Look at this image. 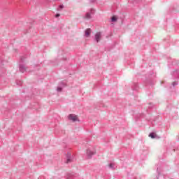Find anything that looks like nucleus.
I'll list each match as a JSON object with an SVG mask.
<instances>
[{
  "label": "nucleus",
  "mask_w": 179,
  "mask_h": 179,
  "mask_svg": "<svg viewBox=\"0 0 179 179\" xmlns=\"http://www.w3.org/2000/svg\"><path fill=\"white\" fill-rule=\"evenodd\" d=\"M95 40H96V43H99V41H100V40H101V33L98 32L95 34Z\"/></svg>",
  "instance_id": "1"
},
{
  "label": "nucleus",
  "mask_w": 179,
  "mask_h": 179,
  "mask_svg": "<svg viewBox=\"0 0 179 179\" xmlns=\"http://www.w3.org/2000/svg\"><path fill=\"white\" fill-rule=\"evenodd\" d=\"M69 120H71V121H78V116L75 115H69Z\"/></svg>",
  "instance_id": "2"
},
{
  "label": "nucleus",
  "mask_w": 179,
  "mask_h": 179,
  "mask_svg": "<svg viewBox=\"0 0 179 179\" xmlns=\"http://www.w3.org/2000/svg\"><path fill=\"white\" fill-rule=\"evenodd\" d=\"M91 34H92V30H90V29H86L85 37H90Z\"/></svg>",
  "instance_id": "3"
},
{
  "label": "nucleus",
  "mask_w": 179,
  "mask_h": 179,
  "mask_svg": "<svg viewBox=\"0 0 179 179\" xmlns=\"http://www.w3.org/2000/svg\"><path fill=\"white\" fill-rule=\"evenodd\" d=\"M156 136H157L155 133H151L149 134V137L152 138V139H155V138H156Z\"/></svg>",
  "instance_id": "4"
},
{
  "label": "nucleus",
  "mask_w": 179,
  "mask_h": 179,
  "mask_svg": "<svg viewBox=\"0 0 179 179\" xmlns=\"http://www.w3.org/2000/svg\"><path fill=\"white\" fill-rule=\"evenodd\" d=\"M117 16H113L111 18L112 22H116L117 20Z\"/></svg>",
  "instance_id": "5"
},
{
  "label": "nucleus",
  "mask_w": 179,
  "mask_h": 179,
  "mask_svg": "<svg viewBox=\"0 0 179 179\" xmlns=\"http://www.w3.org/2000/svg\"><path fill=\"white\" fill-rule=\"evenodd\" d=\"M87 153L89 156H92V155H94V152H92V151H90L89 150L87 151Z\"/></svg>",
  "instance_id": "6"
},
{
  "label": "nucleus",
  "mask_w": 179,
  "mask_h": 179,
  "mask_svg": "<svg viewBox=\"0 0 179 179\" xmlns=\"http://www.w3.org/2000/svg\"><path fill=\"white\" fill-rule=\"evenodd\" d=\"M90 17H90V13H87L85 17V19H90Z\"/></svg>",
  "instance_id": "7"
},
{
  "label": "nucleus",
  "mask_w": 179,
  "mask_h": 179,
  "mask_svg": "<svg viewBox=\"0 0 179 179\" xmlns=\"http://www.w3.org/2000/svg\"><path fill=\"white\" fill-rule=\"evenodd\" d=\"M61 90H62V89H61V88H59H59H57V91H58V92H61Z\"/></svg>",
  "instance_id": "8"
},
{
  "label": "nucleus",
  "mask_w": 179,
  "mask_h": 179,
  "mask_svg": "<svg viewBox=\"0 0 179 179\" xmlns=\"http://www.w3.org/2000/svg\"><path fill=\"white\" fill-rule=\"evenodd\" d=\"M55 17H59V14H57V15H55Z\"/></svg>",
  "instance_id": "9"
},
{
  "label": "nucleus",
  "mask_w": 179,
  "mask_h": 179,
  "mask_svg": "<svg viewBox=\"0 0 179 179\" xmlns=\"http://www.w3.org/2000/svg\"><path fill=\"white\" fill-rule=\"evenodd\" d=\"M59 8L62 9L64 8V6H60Z\"/></svg>",
  "instance_id": "10"
},
{
  "label": "nucleus",
  "mask_w": 179,
  "mask_h": 179,
  "mask_svg": "<svg viewBox=\"0 0 179 179\" xmlns=\"http://www.w3.org/2000/svg\"><path fill=\"white\" fill-rule=\"evenodd\" d=\"M109 167H113V164H109Z\"/></svg>",
  "instance_id": "11"
},
{
  "label": "nucleus",
  "mask_w": 179,
  "mask_h": 179,
  "mask_svg": "<svg viewBox=\"0 0 179 179\" xmlns=\"http://www.w3.org/2000/svg\"><path fill=\"white\" fill-rule=\"evenodd\" d=\"M69 162H71V160H69V159H67V163H69Z\"/></svg>",
  "instance_id": "12"
}]
</instances>
